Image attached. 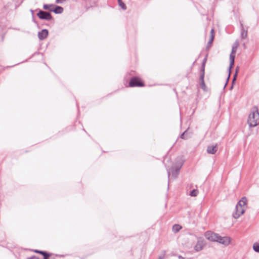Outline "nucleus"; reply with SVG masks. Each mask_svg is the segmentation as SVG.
<instances>
[{
    "label": "nucleus",
    "instance_id": "4468645a",
    "mask_svg": "<svg viewBox=\"0 0 259 259\" xmlns=\"http://www.w3.org/2000/svg\"><path fill=\"white\" fill-rule=\"evenodd\" d=\"M252 249L255 252L259 253V243L254 242L252 245Z\"/></svg>",
    "mask_w": 259,
    "mask_h": 259
},
{
    "label": "nucleus",
    "instance_id": "aec40b11",
    "mask_svg": "<svg viewBox=\"0 0 259 259\" xmlns=\"http://www.w3.org/2000/svg\"><path fill=\"white\" fill-rule=\"evenodd\" d=\"M238 70H239V67H237L236 68V71H235V74L234 75V76H233V79L232 80L233 83L236 80V78Z\"/></svg>",
    "mask_w": 259,
    "mask_h": 259
},
{
    "label": "nucleus",
    "instance_id": "7c9ffc66",
    "mask_svg": "<svg viewBox=\"0 0 259 259\" xmlns=\"http://www.w3.org/2000/svg\"><path fill=\"white\" fill-rule=\"evenodd\" d=\"M168 177H169V175H170L169 171L168 172Z\"/></svg>",
    "mask_w": 259,
    "mask_h": 259
},
{
    "label": "nucleus",
    "instance_id": "f8f14e48",
    "mask_svg": "<svg viewBox=\"0 0 259 259\" xmlns=\"http://www.w3.org/2000/svg\"><path fill=\"white\" fill-rule=\"evenodd\" d=\"M241 37L242 39H245L247 36V30H245L242 24H241Z\"/></svg>",
    "mask_w": 259,
    "mask_h": 259
},
{
    "label": "nucleus",
    "instance_id": "423d86ee",
    "mask_svg": "<svg viewBox=\"0 0 259 259\" xmlns=\"http://www.w3.org/2000/svg\"><path fill=\"white\" fill-rule=\"evenodd\" d=\"M205 245L204 240L202 238H198L197 243L194 246V249L196 251L201 250Z\"/></svg>",
    "mask_w": 259,
    "mask_h": 259
},
{
    "label": "nucleus",
    "instance_id": "0eeeda50",
    "mask_svg": "<svg viewBox=\"0 0 259 259\" xmlns=\"http://www.w3.org/2000/svg\"><path fill=\"white\" fill-rule=\"evenodd\" d=\"M129 85L131 87H143L144 86V84L140 81L139 78L135 77L131 79Z\"/></svg>",
    "mask_w": 259,
    "mask_h": 259
},
{
    "label": "nucleus",
    "instance_id": "6e6552de",
    "mask_svg": "<svg viewBox=\"0 0 259 259\" xmlns=\"http://www.w3.org/2000/svg\"><path fill=\"white\" fill-rule=\"evenodd\" d=\"M204 236L207 240L215 242L218 238V234L211 231H207L205 233Z\"/></svg>",
    "mask_w": 259,
    "mask_h": 259
},
{
    "label": "nucleus",
    "instance_id": "a211bd4d",
    "mask_svg": "<svg viewBox=\"0 0 259 259\" xmlns=\"http://www.w3.org/2000/svg\"><path fill=\"white\" fill-rule=\"evenodd\" d=\"M118 3L119 6L123 10H125L126 9V7L125 5L122 1L119 2Z\"/></svg>",
    "mask_w": 259,
    "mask_h": 259
},
{
    "label": "nucleus",
    "instance_id": "2eb2a0df",
    "mask_svg": "<svg viewBox=\"0 0 259 259\" xmlns=\"http://www.w3.org/2000/svg\"><path fill=\"white\" fill-rule=\"evenodd\" d=\"M55 5H47L45 4L43 6V8L45 10H49L50 11H52L53 9L52 8H54Z\"/></svg>",
    "mask_w": 259,
    "mask_h": 259
},
{
    "label": "nucleus",
    "instance_id": "bb28decb",
    "mask_svg": "<svg viewBox=\"0 0 259 259\" xmlns=\"http://www.w3.org/2000/svg\"><path fill=\"white\" fill-rule=\"evenodd\" d=\"M185 133H186V132H185L184 133H183L181 135V138L182 139H186V138H185Z\"/></svg>",
    "mask_w": 259,
    "mask_h": 259
},
{
    "label": "nucleus",
    "instance_id": "412c9836",
    "mask_svg": "<svg viewBox=\"0 0 259 259\" xmlns=\"http://www.w3.org/2000/svg\"><path fill=\"white\" fill-rule=\"evenodd\" d=\"M44 256V259H48V257L49 256V255L47 253ZM27 259H38V258L35 256H32V257L28 258Z\"/></svg>",
    "mask_w": 259,
    "mask_h": 259
},
{
    "label": "nucleus",
    "instance_id": "a878e982",
    "mask_svg": "<svg viewBox=\"0 0 259 259\" xmlns=\"http://www.w3.org/2000/svg\"><path fill=\"white\" fill-rule=\"evenodd\" d=\"M34 252H36V253H40L41 254H42L43 255H46V254H47V253L44 252V251H39V250H34Z\"/></svg>",
    "mask_w": 259,
    "mask_h": 259
},
{
    "label": "nucleus",
    "instance_id": "f3484780",
    "mask_svg": "<svg viewBox=\"0 0 259 259\" xmlns=\"http://www.w3.org/2000/svg\"><path fill=\"white\" fill-rule=\"evenodd\" d=\"M198 194V190L197 189H194L191 191L190 195L192 197L196 196Z\"/></svg>",
    "mask_w": 259,
    "mask_h": 259
},
{
    "label": "nucleus",
    "instance_id": "cd10ccee",
    "mask_svg": "<svg viewBox=\"0 0 259 259\" xmlns=\"http://www.w3.org/2000/svg\"><path fill=\"white\" fill-rule=\"evenodd\" d=\"M214 35V30L213 29H212L210 31V35Z\"/></svg>",
    "mask_w": 259,
    "mask_h": 259
},
{
    "label": "nucleus",
    "instance_id": "ddd939ff",
    "mask_svg": "<svg viewBox=\"0 0 259 259\" xmlns=\"http://www.w3.org/2000/svg\"><path fill=\"white\" fill-rule=\"evenodd\" d=\"M55 9L53 10V12L56 14H61L63 12V8L60 6H55Z\"/></svg>",
    "mask_w": 259,
    "mask_h": 259
},
{
    "label": "nucleus",
    "instance_id": "7ed1b4c3",
    "mask_svg": "<svg viewBox=\"0 0 259 259\" xmlns=\"http://www.w3.org/2000/svg\"><path fill=\"white\" fill-rule=\"evenodd\" d=\"M237 49L232 47V51L230 54V65L229 67V76L227 80L229 79L230 75L231 73V70L233 67L234 64V60L235 58V54L236 53Z\"/></svg>",
    "mask_w": 259,
    "mask_h": 259
},
{
    "label": "nucleus",
    "instance_id": "1a4fd4ad",
    "mask_svg": "<svg viewBox=\"0 0 259 259\" xmlns=\"http://www.w3.org/2000/svg\"><path fill=\"white\" fill-rule=\"evenodd\" d=\"M182 163L180 162L178 164H176L174 167L171 169V173L172 176L176 178L179 175V171L182 166Z\"/></svg>",
    "mask_w": 259,
    "mask_h": 259
},
{
    "label": "nucleus",
    "instance_id": "9b49d317",
    "mask_svg": "<svg viewBox=\"0 0 259 259\" xmlns=\"http://www.w3.org/2000/svg\"><path fill=\"white\" fill-rule=\"evenodd\" d=\"M48 31L47 29H43L38 33V37L40 40L45 39L48 36Z\"/></svg>",
    "mask_w": 259,
    "mask_h": 259
},
{
    "label": "nucleus",
    "instance_id": "f257e3e1",
    "mask_svg": "<svg viewBox=\"0 0 259 259\" xmlns=\"http://www.w3.org/2000/svg\"><path fill=\"white\" fill-rule=\"evenodd\" d=\"M247 123L250 127H255L259 124V112L256 106L251 109L248 116Z\"/></svg>",
    "mask_w": 259,
    "mask_h": 259
},
{
    "label": "nucleus",
    "instance_id": "5701e85b",
    "mask_svg": "<svg viewBox=\"0 0 259 259\" xmlns=\"http://www.w3.org/2000/svg\"><path fill=\"white\" fill-rule=\"evenodd\" d=\"M204 68H203V73L201 75V76L200 77V82L204 81Z\"/></svg>",
    "mask_w": 259,
    "mask_h": 259
},
{
    "label": "nucleus",
    "instance_id": "393cba45",
    "mask_svg": "<svg viewBox=\"0 0 259 259\" xmlns=\"http://www.w3.org/2000/svg\"><path fill=\"white\" fill-rule=\"evenodd\" d=\"M214 35H211L209 40L208 42V45H211L213 40Z\"/></svg>",
    "mask_w": 259,
    "mask_h": 259
},
{
    "label": "nucleus",
    "instance_id": "9d476101",
    "mask_svg": "<svg viewBox=\"0 0 259 259\" xmlns=\"http://www.w3.org/2000/svg\"><path fill=\"white\" fill-rule=\"evenodd\" d=\"M218 148L217 144L215 145H210L207 148V152L209 154H214L217 151Z\"/></svg>",
    "mask_w": 259,
    "mask_h": 259
},
{
    "label": "nucleus",
    "instance_id": "c85d7f7f",
    "mask_svg": "<svg viewBox=\"0 0 259 259\" xmlns=\"http://www.w3.org/2000/svg\"><path fill=\"white\" fill-rule=\"evenodd\" d=\"M179 259H184V258L181 256H179Z\"/></svg>",
    "mask_w": 259,
    "mask_h": 259
},
{
    "label": "nucleus",
    "instance_id": "c756f323",
    "mask_svg": "<svg viewBox=\"0 0 259 259\" xmlns=\"http://www.w3.org/2000/svg\"><path fill=\"white\" fill-rule=\"evenodd\" d=\"M31 13H32V14L33 13V10H31Z\"/></svg>",
    "mask_w": 259,
    "mask_h": 259
},
{
    "label": "nucleus",
    "instance_id": "2f4dec72",
    "mask_svg": "<svg viewBox=\"0 0 259 259\" xmlns=\"http://www.w3.org/2000/svg\"><path fill=\"white\" fill-rule=\"evenodd\" d=\"M117 1H118V3L119 2L122 1V0H117Z\"/></svg>",
    "mask_w": 259,
    "mask_h": 259
},
{
    "label": "nucleus",
    "instance_id": "f03ea898",
    "mask_svg": "<svg viewBox=\"0 0 259 259\" xmlns=\"http://www.w3.org/2000/svg\"><path fill=\"white\" fill-rule=\"evenodd\" d=\"M247 199L245 197H243L237 203L235 207V211L233 213V217L234 219H237L242 215L247 207Z\"/></svg>",
    "mask_w": 259,
    "mask_h": 259
},
{
    "label": "nucleus",
    "instance_id": "dca6fc26",
    "mask_svg": "<svg viewBox=\"0 0 259 259\" xmlns=\"http://www.w3.org/2000/svg\"><path fill=\"white\" fill-rule=\"evenodd\" d=\"M181 229V227L179 225L176 224L172 227L173 232L177 233Z\"/></svg>",
    "mask_w": 259,
    "mask_h": 259
},
{
    "label": "nucleus",
    "instance_id": "4be33fe9",
    "mask_svg": "<svg viewBox=\"0 0 259 259\" xmlns=\"http://www.w3.org/2000/svg\"><path fill=\"white\" fill-rule=\"evenodd\" d=\"M239 46V42L238 40L235 41V42L233 44L232 47L235 49H237Z\"/></svg>",
    "mask_w": 259,
    "mask_h": 259
},
{
    "label": "nucleus",
    "instance_id": "39448f33",
    "mask_svg": "<svg viewBox=\"0 0 259 259\" xmlns=\"http://www.w3.org/2000/svg\"><path fill=\"white\" fill-rule=\"evenodd\" d=\"M215 242H218L225 246H228L231 242V238L228 236L221 237L218 235Z\"/></svg>",
    "mask_w": 259,
    "mask_h": 259
},
{
    "label": "nucleus",
    "instance_id": "6ab92c4d",
    "mask_svg": "<svg viewBox=\"0 0 259 259\" xmlns=\"http://www.w3.org/2000/svg\"><path fill=\"white\" fill-rule=\"evenodd\" d=\"M200 87L204 91H206V86L205 84V82L204 81H201L200 82Z\"/></svg>",
    "mask_w": 259,
    "mask_h": 259
},
{
    "label": "nucleus",
    "instance_id": "b1692460",
    "mask_svg": "<svg viewBox=\"0 0 259 259\" xmlns=\"http://www.w3.org/2000/svg\"><path fill=\"white\" fill-rule=\"evenodd\" d=\"M165 251H163L162 254L159 255L158 258L159 259H164L165 256Z\"/></svg>",
    "mask_w": 259,
    "mask_h": 259
},
{
    "label": "nucleus",
    "instance_id": "20e7f679",
    "mask_svg": "<svg viewBox=\"0 0 259 259\" xmlns=\"http://www.w3.org/2000/svg\"><path fill=\"white\" fill-rule=\"evenodd\" d=\"M37 16L39 18L42 20H51L52 19V17L50 13L41 10L39 11L37 14Z\"/></svg>",
    "mask_w": 259,
    "mask_h": 259
}]
</instances>
